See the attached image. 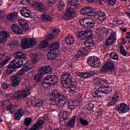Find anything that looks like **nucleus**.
Returning a JSON list of instances; mask_svg holds the SVG:
<instances>
[{
    "instance_id": "obj_3",
    "label": "nucleus",
    "mask_w": 130,
    "mask_h": 130,
    "mask_svg": "<svg viewBox=\"0 0 130 130\" xmlns=\"http://www.w3.org/2000/svg\"><path fill=\"white\" fill-rule=\"evenodd\" d=\"M95 85H99L101 87L98 88V90L102 94H110L112 92V88L110 86H106L105 85H110L112 83L110 82V80H107L102 77L96 78L93 80Z\"/></svg>"
},
{
    "instance_id": "obj_32",
    "label": "nucleus",
    "mask_w": 130,
    "mask_h": 130,
    "mask_svg": "<svg viewBox=\"0 0 130 130\" xmlns=\"http://www.w3.org/2000/svg\"><path fill=\"white\" fill-rule=\"evenodd\" d=\"M10 57L9 56L5 57L4 60H0V68H3L6 66L10 61Z\"/></svg>"
},
{
    "instance_id": "obj_24",
    "label": "nucleus",
    "mask_w": 130,
    "mask_h": 130,
    "mask_svg": "<svg viewBox=\"0 0 130 130\" xmlns=\"http://www.w3.org/2000/svg\"><path fill=\"white\" fill-rule=\"evenodd\" d=\"M20 15L24 18H30L31 17V11L29 10H26V8H23L21 10H20Z\"/></svg>"
},
{
    "instance_id": "obj_21",
    "label": "nucleus",
    "mask_w": 130,
    "mask_h": 130,
    "mask_svg": "<svg viewBox=\"0 0 130 130\" xmlns=\"http://www.w3.org/2000/svg\"><path fill=\"white\" fill-rule=\"evenodd\" d=\"M116 38H115V34L114 32H111L109 38L106 40V45H111L114 43V41H116Z\"/></svg>"
},
{
    "instance_id": "obj_12",
    "label": "nucleus",
    "mask_w": 130,
    "mask_h": 130,
    "mask_svg": "<svg viewBox=\"0 0 130 130\" xmlns=\"http://www.w3.org/2000/svg\"><path fill=\"white\" fill-rule=\"evenodd\" d=\"M81 15L90 16V17H95L96 15V10L90 7H85L82 8L80 10Z\"/></svg>"
},
{
    "instance_id": "obj_17",
    "label": "nucleus",
    "mask_w": 130,
    "mask_h": 130,
    "mask_svg": "<svg viewBox=\"0 0 130 130\" xmlns=\"http://www.w3.org/2000/svg\"><path fill=\"white\" fill-rule=\"evenodd\" d=\"M59 123H67V120H70V115L67 112H61L59 114Z\"/></svg>"
},
{
    "instance_id": "obj_57",
    "label": "nucleus",
    "mask_w": 130,
    "mask_h": 130,
    "mask_svg": "<svg viewBox=\"0 0 130 130\" xmlns=\"http://www.w3.org/2000/svg\"><path fill=\"white\" fill-rule=\"evenodd\" d=\"M103 109H100L98 111V115H102V112H103Z\"/></svg>"
},
{
    "instance_id": "obj_28",
    "label": "nucleus",
    "mask_w": 130,
    "mask_h": 130,
    "mask_svg": "<svg viewBox=\"0 0 130 130\" xmlns=\"http://www.w3.org/2000/svg\"><path fill=\"white\" fill-rule=\"evenodd\" d=\"M65 42L68 45H71V44H73L75 42V39L72 35H69L66 38Z\"/></svg>"
},
{
    "instance_id": "obj_58",
    "label": "nucleus",
    "mask_w": 130,
    "mask_h": 130,
    "mask_svg": "<svg viewBox=\"0 0 130 130\" xmlns=\"http://www.w3.org/2000/svg\"><path fill=\"white\" fill-rule=\"evenodd\" d=\"M5 56L4 53H0V59H2V58H3V57Z\"/></svg>"
},
{
    "instance_id": "obj_26",
    "label": "nucleus",
    "mask_w": 130,
    "mask_h": 130,
    "mask_svg": "<svg viewBox=\"0 0 130 130\" xmlns=\"http://www.w3.org/2000/svg\"><path fill=\"white\" fill-rule=\"evenodd\" d=\"M9 37V34L7 31H1L0 33V42L1 43H5L7 41V39Z\"/></svg>"
},
{
    "instance_id": "obj_42",
    "label": "nucleus",
    "mask_w": 130,
    "mask_h": 130,
    "mask_svg": "<svg viewBox=\"0 0 130 130\" xmlns=\"http://www.w3.org/2000/svg\"><path fill=\"white\" fill-rule=\"evenodd\" d=\"M48 45V42L47 40H45L41 42L40 43V47L42 48H45V47H47Z\"/></svg>"
},
{
    "instance_id": "obj_41",
    "label": "nucleus",
    "mask_w": 130,
    "mask_h": 130,
    "mask_svg": "<svg viewBox=\"0 0 130 130\" xmlns=\"http://www.w3.org/2000/svg\"><path fill=\"white\" fill-rule=\"evenodd\" d=\"M24 122L26 126H29L31 124V122H32V118L29 117L25 118Z\"/></svg>"
},
{
    "instance_id": "obj_2",
    "label": "nucleus",
    "mask_w": 130,
    "mask_h": 130,
    "mask_svg": "<svg viewBox=\"0 0 130 130\" xmlns=\"http://www.w3.org/2000/svg\"><path fill=\"white\" fill-rule=\"evenodd\" d=\"M14 55L15 59L10 62L6 71V74L8 76L17 72V69L22 68L24 64L23 59H25L26 56H27L26 54L22 51H16Z\"/></svg>"
},
{
    "instance_id": "obj_64",
    "label": "nucleus",
    "mask_w": 130,
    "mask_h": 130,
    "mask_svg": "<svg viewBox=\"0 0 130 130\" xmlns=\"http://www.w3.org/2000/svg\"><path fill=\"white\" fill-rule=\"evenodd\" d=\"M97 2L99 3V4H101L102 3V0H97Z\"/></svg>"
},
{
    "instance_id": "obj_51",
    "label": "nucleus",
    "mask_w": 130,
    "mask_h": 130,
    "mask_svg": "<svg viewBox=\"0 0 130 130\" xmlns=\"http://www.w3.org/2000/svg\"><path fill=\"white\" fill-rule=\"evenodd\" d=\"M86 109L88 110V111H92L93 109H94V105L90 104L86 107Z\"/></svg>"
},
{
    "instance_id": "obj_11",
    "label": "nucleus",
    "mask_w": 130,
    "mask_h": 130,
    "mask_svg": "<svg viewBox=\"0 0 130 130\" xmlns=\"http://www.w3.org/2000/svg\"><path fill=\"white\" fill-rule=\"evenodd\" d=\"M129 105L124 103H119L116 106V110L120 114H124V113L129 112Z\"/></svg>"
},
{
    "instance_id": "obj_43",
    "label": "nucleus",
    "mask_w": 130,
    "mask_h": 130,
    "mask_svg": "<svg viewBox=\"0 0 130 130\" xmlns=\"http://www.w3.org/2000/svg\"><path fill=\"white\" fill-rule=\"evenodd\" d=\"M86 75V79H88L90 77H93L95 75V71H87L85 72Z\"/></svg>"
},
{
    "instance_id": "obj_40",
    "label": "nucleus",
    "mask_w": 130,
    "mask_h": 130,
    "mask_svg": "<svg viewBox=\"0 0 130 130\" xmlns=\"http://www.w3.org/2000/svg\"><path fill=\"white\" fill-rule=\"evenodd\" d=\"M7 111H15V105L13 104H10L9 105L7 106L6 108Z\"/></svg>"
},
{
    "instance_id": "obj_16",
    "label": "nucleus",
    "mask_w": 130,
    "mask_h": 130,
    "mask_svg": "<svg viewBox=\"0 0 130 130\" xmlns=\"http://www.w3.org/2000/svg\"><path fill=\"white\" fill-rule=\"evenodd\" d=\"M119 95H120V94L117 92V91H116L114 93L112 98L108 100V103L107 104L108 107L114 106V105H115V103L117 102V100L119 98Z\"/></svg>"
},
{
    "instance_id": "obj_13",
    "label": "nucleus",
    "mask_w": 130,
    "mask_h": 130,
    "mask_svg": "<svg viewBox=\"0 0 130 130\" xmlns=\"http://www.w3.org/2000/svg\"><path fill=\"white\" fill-rule=\"evenodd\" d=\"M33 67H34L33 62L30 61L26 62L19 71V74H20L21 76H23V75H24L27 72L31 70Z\"/></svg>"
},
{
    "instance_id": "obj_7",
    "label": "nucleus",
    "mask_w": 130,
    "mask_h": 130,
    "mask_svg": "<svg viewBox=\"0 0 130 130\" xmlns=\"http://www.w3.org/2000/svg\"><path fill=\"white\" fill-rule=\"evenodd\" d=\"M61 82L63 86L69 84V83H71L68 86L76 89H77L78 87V83H77V81H73V80H72V78H71V73H64L61 77Z\"/></svg>"
},
{
    "instance_id": "obj_53",
    "label": "nucleus",
    "mask_w": 130,
    "mask_h": 130,
    "mask_svg": "<svg viewBox=\"0 0 130 130\" xmlns=\"http://www.w3.org/2000/svg\"><path fill=\"white\" fill-rule=\"evenodd\" d=\"M56 3V0H50L48 2V5H51L53 4H55Z\"/></svg>"
},
{
    "instance_id": "obj_37",
    "label": "nucleus",
    "mask_w": 130,
    "mask_h": 130,
    "mask_svg": "<svg viewBox=\"0 0 130 130\" xmlns=\"http://www.w3.org/2000/svg\"><path fill=\"white\" fill-rule=\"evenodd\" d=\"M76 75L78 77H80V78H82V79H87V76L86 74V72H77L76 73Z\"/></svg>"
},
{
    "instance_id": "obj_34",
    "label": "nucleus",
    "mask_w": 130,
    "mask_h": 130,
    "mask_svg": "<svg viewBox=\"0 0 130 130\" xmlns=\"http://www.w3.org/2000/svg\"><path fill=\"white\" fill-rule=\"evenodd\" d=\"M110 56L111 59L114 60H118V55L114 52H112L110 53Z\"/></svg>"
},
{
    "instance_id": "obj_38",
    "label": "nucleus",
    "mask_w": 130,
    "mask_h": 130,
    "mask_svg": "<svg viewBox=\"0 0 130 130\" xmlns=\"http://www.w3.org/2000/svg\"><path fill=\"white\" fill-rule=\"evenodd\" d=\"M43 104H44L43 100H37L34 102V104L32 105L36 106V107H40V106H41Z\"/></svg>"
},
{
    "instance_id": "obj_10",
    "label": "nucleus",
    "mask_w": 130,
    "mask_h": 130,
    "mask_svg": "<svg viewBox=\"0 0 130 130\" xmlns=\"http://www.w3.org/2000/svg\"><path fill=\"white\" fill-rule=\"evenodd\" d=\"M115 64L113 62L107 61L105 63L103 66L102 67L100 72L102 74L107 73V72H113L115 69Z\"/></svg>"
},
{
    "instance_id": "obj_31",
    "label": "nucleus",
    "mask_w": 130,
    "mask_h": 130,
    "mask_svg": "<svg viewBox=\"0 0 130 130\" xmlns=\"http://www.w3.org/2000/svg\"><path fill=\"white\" fill-rule=\"evenodd\" d=\"M68 3L71 7H78V6H80L79 0H68Z\"/></svg>"
},
{
    "instance_id": "obj_47",
    "label": "nucleus",
    "mask_w": 130,
    "mask_h": 130,
    "mask_svg": "<svg viewBox=\"0 0 130 130\" xmlns=\"http://www.w3.org/2000/svg\"><path fill=\"white\" fill-rule=\"evenodd\" d=\"M76 91H77V89L75 88L71 87V86H68V92L71 94H75Z\"/></svg>"
},
{
    "instance_id": "obj_63",
    "label": "nucleus",
    "mask_w": 130,
    "mask_h": 130,
    "mask_svg": "<svg viewBox=\"0 0 130 130\" xmlns=\"http://www.w3.org/2000/svg\"><path fill=\"white\" fill-rule=\"evenodd\" d=\"M122 32H126V28L125 27L122 30Z\"/></svg>"
},
{
    "instance_id": "obj_5",
    "label": "nucleus",
    "mask_w": 130,
    "mask_h": 130,
    "mask_svg": "<svg viewBox=\"0 0 130 130\" xmlns=\"http://www.w3.org/2000/svg\"><path fill=\"white\" fill-rule=\"evenodd\" d=\"M50 50L48 53L47 59L53 60L55 57H58L60 55V44L58 42H55L50 45Z\"/></svg>"
},
{
    "instance_id": "obj_56",
    "label": "nucleus",
    "mask_w": 130,
    "mask_h": 130,
    "mask_svg": "<svg viewBox=\"0 0 130 130\" xmlns=\"http://www.w3.org/2000/svg\"><path fill=\"white\" fill-rule=\"evenodd\" d=\"M116 23L118 25H123V22L121 20H117Z\"/></svg>"
},
{
    "instance_id": "obj_59",
    "label": "nucleus",
    "mask_w": 130,
    "mask_h": 130,
    "mask_svg": "<svg viewBox=\"0 0 130 130\" xmlns=\"http://www.w3.org/2000/svg\"><path fill=\"white\" fill-rule=\"evenodd\" d=\"M4 11L0 10V16H2V17H4V15H4Z\"/></svg>"
},
{
    "instance_id": "obj_33",
    "label": "nucleus",
    "mask_w": 130,
    "mask_h": 130,
    "mask_svg": "<svg viewBox=\"0 0 130 130\" xmlns=\"http://www.w3.org/2000/svg\"><path fill=\"white\" fill-rule=\"evenodd\" d=\"M42 17V20H44V22H51L53 20L52 17L48 16L47 14H43Z\"/></svg>"
},
{
    "instance_id": "obj_46",
    "label": "nucleus",
    "mask_w": 130,
    "mask_h": 130,
    "mask_svg": "<svg viewBox=\"0 0 130 130\" xmlns=\"http://www.w3.org/2000/svg\"><path fill=\"white\" fill-rule=\"evenodd\" d=\"M15 17V13H11L7 16V20L8 21H12Z\"/></svg>"
},
{
    "instance_id": "obj_61",
    "label": "nucleus",
    "mask_w": 130,
    "mask_h": 130,
    "mask_svg": "<svg viewBox=\"0 0 130 130\" xmlns=\"http://www.w3.org/2000/svg\"><path fill=\"white\" fill-rule=\"evenodd\" d=\"M4 4V0H0V6H3Z\"/></svg>"
},
{
    "instance_id": "obj_45",
    "label": "nucleus",
    "mask_w": 130,
    "mask_h": 130,
    "mask_svg": "<svg viewBox=\"0 0 130 130\" xmlns=\"http://www.w3.org/2000/svg\"><path fill=\"white\" fill-rule=\"evenodd\" d=\"M65 7H66V4H64V2H60V3H59L58 8L59 10H63Z\"/></svg>"
},
{
    "instance_id": "obj_39",
    "label": "nucleus",
    "mask_w": 130,
    "mask_h": 130,
    "mask_svg": "<svg viewBox=\"0 0 130 130\" xmlns=\"http://www.w3.org/2000/svg\"><path fill=\"white\" fill-rule=\"evenodd\" d=\"M79 121L81 125L87 126L89 124V122L87 120L83 119L82 118H79Z\"/></svg>"
},
{
    "instance_id": "obj_60",
    "label": "nucleus",
    "mask_w": 130,
    "mask_h": 130,
    "mask_svg": "<svg viewBox=\"0 0 130 130\" xmlns=\"http://www.w3.org/2000/svg\"><path fill=\"white\" fill-rule=\"evenodd\" d=\"M11 96V94L10 93H6V95H5V97L6 98H9V97H10Z\"/></svg>"
},
{
    "instance_id": "obj_54",
    "label": "nucleus",
    "mask_w": 130,
    "mask_h": 130,
    "mask_svg": "<svg viewBox=\"0 0 130 130\" xmlns=\"http://www.w3.org/2000/svg\"><path fill=\"white\" fill-rule=\"evenodd\" d=\"M121 41L122 42H121V44H123L124 45L126 44V43H127V41L125 40V38H122L121 39Z\"/></svg>"
},
{
    "instance_id": "obj_27",
    "label": "nucleus",
    "mask_w": 130,
    "mask_h": 130,
    "mask_svg": "<svg viewBox=\"0 0 130 130\" xmlns=\"http://www.w3.org/2000/svg\"><path fill=\"white\" fill-rule=\"evenodd\" d=\"M28 43H29V42L27 38L23 39L21 43V47L24 49H28V48H30V47H31L30 44Z\"/></svg>"
},
{
    "instance_id": "obj_62",
    "label": "nucleus",
    "mask_w": 130,
    "mask_h": 130,
    "mask_svg": "<svg viewBox=\"0 0 130 130\" xmlns=\"http://www.w3.org/2000/svg\"><path fill=\"white\" fill-rule=\"evenodd\" d=\"M86 2H88V3H93L94 0H85Z\"/></svg>"
},
{
    "instance_id": "obj_44",
    "label": "nucleus",
    "mask_w": 130,
    "mask_h": 130,
    "mask_svg": "<svg viewBox=\"0 0 130 130\" xmlns=\"http://www.w3.org/2000/svg\"><path fill=\"white\" fill-rule=\"evenodd\" d=\"M92 96L94 98H98L99 97H101L102 95L101 94L100 92L98 90V89H96L95 91L93 92L92 93Z\"/></svg>"
},
{
    "instance_id": "obj_1",
    "label": "nucleus",
    "mask_w": 130,
    "mask_h": 130,
    "mask_svg": "<svg viewBox=\"0 0 130 130\" xmlns=\"http://www.w3.org/2000/svg\"><path fill=\"white\" fill-rule=\"evenodd\" d=\"M61 103L63 106L66 104L68 106V108L73 110L74 109V105H71L69 103L68 98L61 93L59 90H54L52 91L51 96L50 97V103L51 104V108L53 110H55L56 108H58V105Z\"/></svg>"
},
{
    "instance_id": "obj_49",
    "label": "nucleus",
    "mask_w": 130,
    "mask_h": 130,
    "mask_svg": "<svg viewBox=\"0 0 130 130\" xmlns=\"http://www.w3.org/2000/svg\"><path fill=\"white\" fill-rule=\"evenodd\" d=\"M117 3V0H108V4L110 6H114Z\"/></svg>"
},
{
    "instance_id": "obj_52",
    "label": "nucleus",
    "mask_w": 130,
    "mask_h": 130,
    "mask_svg": "<svg viewBox=\"0 0 130 130\" xmlns=\"http://www.w3.org/2000/svg\"><path fill=\"white\" fill-rule=\"evenodd\" d=\"M9 86L8 85V83L6 82H3L2 84V87L4 88V89H8Z\"/></svg>"
},
{
    "instance_id": "obj_15",
    "label": "nucleus",
    "mask_w": 130,
    "mask_h": 130,
    "mask_svg": "<svg viewBox=\"0 0 130 130\" xmlns=\"http://www.w3.org/2000/svg\"><path fill=\"white\" fill-rule=\"evenodd\" d=\"M11 86L13 87H18L21 83V76L19 74H16L12 76Z\"/></svg>"
},
{
    "instance_id": "obj_50",
    "label": "nucleus",
    "mask_w": 130,
    "mask_h": 130,
    "mask_svg": "<svg viewBox=\"0 0 130 130\" xmlns=\"http://www.w3.org/2000/svg\"><path fill=\"white\" fill-rule=\"evenodd\" d=\"M29 45L31 46H34L35 44H36L37 42L36 40L35 39H31L29 40Z\"/></svg>"
},
{
    "instance_id": "obj_14",
    "label": "nucleus",
    "mask_w": 130,
    "mask_h": 130,
    "mask_svg": "<svg viewBox=\"0 0 130 130\" xmlns=\"http://www.w3.org/2000/svg\"><path fill=\"white\" fill-rule=\"evenodd\" d=\"M81 25L84 29H87V28L90 29L92 27H94L95 25V21L93 20H86V18L81 20Z\"/></svg>"
},
{
    "instance_id": "obj_6",
    "label": "nucleus",
    "mask_w": 130,
    "mask_h": 130,
    "mask_svg": "<svg viewBox=\"0 0 130 130\" xmlns=\"http://www.w3.org/2000/svg\"><path fill=\"white\" fill-rule=\"evenodd\" d=\"M57 82H58V78L56 75H50L42 81L41 85L44 89H47L48 87H51L57 84Z\"/></svg>"
},
{
    "instance_id": "obj_18",
    "label": "nucleus",
    "mask_w": 130,
    "mask_h": 130,
    "mask_svg": "<svg viewBox=\"0 0 130 130\" xmlns=\"http://www.w3.org/2000/svg\"><path fill=\"white\" fill-rule=\"evenodd\" d=\"M75 13H76V10L74 8H68L65 11V18L69 20H72L75 17Z\"/></svg>"
},
{
    "instance_id": "obj_9",
    "label": "nucleus",
    "mask_w": 130,
    "mask_h": 130,
    "mask_svg": "<svg viewBox=\"0 0 130 130\" xmlns=\"http://www.w3.org/2000/svg\"><path fill=\"white\" fill-rule=\"evenodd\" d=\"M86 61L89 67L94 68L95 69H97V68H99L101 66L100 59L97 56H89L87 59Z\"/></svg>"
},
{
    "instance_id": "obj_22",
    "label": "nucleus",
    "mask_w": 130,
    "mask_h": 130,
    "mask_svg": "<svg viewBox=\"0 0 130 130\" xmlns=\"http://www.w3.org/2000/svg\"><path fill=\"white\" fill-rule=\"evenodd\" d=\"M11 27L15 34H19V35L23 34V29L19 27L17 24H12Z\"/></svg>"
},
{
    "instance_id": "obj_29",
    "label": "nucleus",
    "mask_w": 130,
    "mask_h": 130,
    "mask_svg": "<svg viewBox=\"0 0 130 130\" xmlns=\"http://www.w3.org/2000/svg\"><path fill=\"white\" fill-rule=\"evenodd\" d=\"M19 23V25L22 26L23 31H27L28 29H29V24L28 23H26L21 19H19L18 21Z\"/></svg>"
},
{
    "instance_id": "obj_48",
    "label": "nucleus",
    "mask_w": 130,
    "mask_h": 130,
    "mask_svg": "<svg viewBox=\"0 0 130 130\" xmlns=\"http://www.w3.org/2000/svg\"><path fill=\"white\" fill-rule=\"evenodd\" d=\"M54 38V36H53V33H51L50 34L48 35L47 37V39L46 40L48 42L50 40H52V39H53Z\"/></svg>"
},
{
    "instance_id": "obj_36",
    "label": "nucleus",
    "mask_w": 130,
    "mask_h": 130,
    "mask_svg": "<svg viewBox=\"0 0 130 130\" xmlns=\"http://www.w3.org/2000/svg\"><path fill=\"white\" fill-rule=\"evenodd\" d=\"M120 51L121 54L123 55V56H126L127 55V53H126V51H125V49H124V47L122 45H120Z\"/></svg>"
},
{
    "instance_id": "obj_23",
    "label": "nucleus",
    "mask_w": 130,
    "mask_h": 130,
    "mask_svg": "<svg viewBox=\"0 0 130 130\" xmlns=\"http://www.w3.org/2000/svg\"><path fill=\"white\" fill-rule=\"evenodd\" d=\"M76 118H77V116L74 115L68 121L66 126L68 127H70V128H74L75 127V124H76Z\"/></svg>"
},
{
    "instance_id": "obj_20",
    "label": "nucleus",
    "mask_w": 130,
    "mask_h": 130,
    "mask_svg": "<svg viewBox=\"0 0 130 130\" xmlns=\"http://www.w3.org/2000/svg\"><path fill=\"white\" fill-rule=\"evenodd\" d=\"M95 13V17L98 16V19L100 22H105V20L107 18V16H106L105 13L102 12V10H96Z\"/></svg>"
},
{
    "instance_id": "obj_25",
    "label": "nucleus",
    "mask_w": 130,
    "mask_h": 130,
    "mask_svg": "<svg viewBox=\"0 0 130 130\" xmlns=\"http://www.w3.org/2000/svg\"><path fill=\"white\" fill-rule=\"evenodd\" d=\"M23 116V109H18L15 113L14 118L15 120H20Z\"/></svg>"
},
{
    "instance_id": "obj_35",
    "label": "nucleus",
    "mask_w": 130,
    "mask_h": 130,
    "mask_svg": "<svg viewBox=\"0 0 130 130\" xmlns=\"http://www.w3.org/2000/svg\"><path fill=\"white\" fill-rule=\"evenodd\" d=\"M85 54L84 53V51L80 50H79L77 54L75 55L76 58H82V57H84V55Z\"/></svg>"
},
{
    "instance_id": "obj_19",
    "label": "nucleus",
    "mask_w": 130,
    "mask_h": 130,
    "mask_svg": "<svg viewBox=\"0 0 130 130\" xmlns=\"http://www.w3.org/2000/svg\"><path fill=\"white\" fill-rule=\"evenodd\" d=\"M33 6L35 7L36 10H37V11H38V12L39 13H42L46 10L45 5L41 2H35L34 3Z\"/></svg>"
},
{
    "instance_id": "obj_4",
    "label": "nucleus",
    "mask_w": 130,
    "mask_h": 130,
    "mask_svg": "<svg viewBox=\"0 0 130 130\" xmlns=\"http://www.w3.org/2000/svg\"><path fill=\"white\" fill-rule=\"evenodd\" d=\"M94 37V35L93 34V31L91 29H87L84 30V33H80V35L78 36V38L80 40H84L85 38L86 39V41L84 42V45L86 47L83 48V50L85 49H89V47H93L94 46V41L93 40L90 41V39H92Z\"/></svg>"
},
{
    "instance_id": "obj_30",
    "label": "nucleus",
    "mask_w": 130,
    "mask_h": 130,
    "mask_svg": "<svg viewBox=\"0 0 130 130\" xmlns=\"http://www.w3.org/2000/svg\"><path fill=\"white\" fill-rule=\"evenodd\" d=\"M27 96H28V93L25 91L21 94L17 93L14 95V97H15V98H18V99H24L26 98Z\"/></svg>"
},
{
    "instance_id": "obj_8",
    "label": "nucleus",
    "mask_w": 130,
    "mask_h": 130,
    "mask_svg": "<svg viewBox=\"0 0 130 130\" xmlns=\"http://www.w3.org/2000/svg\"><path fill=\"white\" fill-rule=\"evenodd\" d=\"M51 71V66H45L42 67L39 70V72L34 78V81L37 82V83H40V81L42 80V76L44 75H47Z\"/></svg>"
},
{
    "instance_id": "obj_55",
    "label": "nucleus",
    "mask_w": 130,
    "mask_h": 130,
    "mask_svg": "<svg viewBox=\"0 0 130 130\" xmlns=\"http://www.w3.org/2000/svg\"><path fill=\"white\" fill-rule=\"evenodd\" d=\"M31 62H32L34 66H35V63H37L38 62V60H37V59H36V58H35L33 59V60Z\"/></svg>"
}]
</instances>
